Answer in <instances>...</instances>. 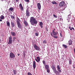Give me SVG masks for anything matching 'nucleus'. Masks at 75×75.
<instances>
[{
	"mask_svg": "<svg viewBox=\"0 0 75 75\" xmlns=\"http://www.w3.org/2000/svg\"><path fill=\"white\" fill-rule=\"evenodd\" d=\"M36 62H35V61H34L33 62V67L34 69H35V67H36Z\"/></svg>",
	"mask_w": 75,
	"mask_h": 75,
	"instance_id": "obj_11",
	"label": "nucleus"
},
{
	"mask_svg": "<svg viewBox=\"0 0 75 75\" xmlns=\"http://www.w3.org/2000/svg\"><path fill=\"white\" fill-rule=\"evenodd\" d=\"M71 18V16H69V17H68V18L67 19V20H68V22H69V20H70V18Z\"/></svg>",
	"mask_w": 75,
	"mask_h": 75,
	"instance_id": "obj_25",
	"label": "nucleus"
},
{
	"mask_svg": "<svg viewBox=\"0 0 75 75\" xmlns=\"http://www.w3.org/2000/svg\"><path fill=\"white\" fill-rule=\"evenodd\" d=\"M0 18L2 20H4V16L3 15H1L0 17Z\"/></svg>",
	"mask_w": 75,
	"mask_h": 75,
	"instance_id": "obj_18",
	"label": "nucleus"
},
{
	"mask_svg": "<svg viewBox=\"0 0 75 75\" xmlns=\"http://www.w3.org/2000/svg\"><path fill=\"white\" fill-rule=\"evenodd\" d=\"M62 45L63 47H64V48H67L68 47V46L64 44L63 45Z\"/></svg>",
	"mask_w": 75,
	"mask_h": 75,
	"instance_id": "obj_22",
	"label": "nucleus"
},
{
	"mask_svg": "<svg viewBox=\"0 0 75 75\" xmlns=\"http://www.w3.org/2000/svg\"><path fill=\"white\" fill-rule=\"evenodd\" d=\"M18 56H20V54H18Z\"/></svg>",
	"mask_w": 75,
	"mask_h": 75,
	"instance_id": "obj_47",
	"label": "nucleus"
},
{
	"mask_svg": "<svg viewBox=\"0 0 75 75\" xmlns=\"http://www.w3.org/2000/svg\"><path fill=\"white\" fill-rule=\"evenodd\" d=\"M37 6L38 8L39 9V10H41V4H40V3H38Z\"/></svg>",
	"mask_w": 75,
	"mask_h": 75,
	"instance_id": "obj_10",
	"label": "nucleus"
},
{
	"mask_svg": "<svg viewBox=\"0 0 75 75\" xmlns=\"http://www.w3.org/2000/svg\"><path fill=\"white\" fill-rule=\"evenodd\" d=\"M15 1H16V2H18V1H19V0H15Z\"/></svg>",
	"mask_w": 75,
	"mask_h": 75,
	"instance_id": "obj_43",
	"label": "nucleus"
},
{
	"mask_svg": "<svg viewBox=\"0 0 75 75\" xmlns=\"http://www.w3.org/2000/svg\"><path fill=\"white\" fill-rule=\"evenodd\" d=\"M9 10H10V11H13V8H10L9 9Z\"/></svg>",
	"mask_w": 75,
	"mask_h": 75,
	"instance_id": "obj_30",
	"label": "nucleus"
},
{
	"mask_svg": "<svg viewBox=\"0 0 75 75\" xmlns=\"http://www.w3.org/2000/svg\"><path fill=\"white\" fill-rule=\"evenodd\" d=\"M53 35L54 36H52V37L54 38H58V32H55V30H52Z\"/></svg>",
	"mask_w": 75,
	"mask_h": 75,
	"instance_id": "obj_3",
	"label": "nucleus"
},
{
	"mask_svg": "<svg viewBox=\"0 0 75 75\" xmlns=\"http://www.w3.org/2000/svg\"><path fill=\"white\" fill-rule=\"evenodd\" d=\"M52 68L54 73L56 74V75H59L60 72H62L61 70L60 69V67H59V65H58L57 66V70H57V69L56 68H55V66H52Z\"/></svg>",
	"mask_w": 75,
	"mask_h": 75,
	"instance_id": "obj_1",
	"label": "nucleus"
},
{
	"mask_svg": "<svg viewBox=\"0 0 75 75\" xmlns=\"http://www.w3.org/2000/svg\"><path fill=\"white\" fill-rule=\"evenodd\" d=\"M60 37H62V35L61 34V33H60Z\"/></svg>",
	"mask_w": 75,
	"mask_h": 75,
	"instance_id": "obj_38",
	"label": "nucleus"
},
{
	"mask_svg": "<svg viewBox=\"0 0 75 75\" xmlns=\"http://www.w3.org/2000/svg\"><path fill=\"white\" fill-rule=\"evenodd\" d=\"M64 4L65 3L64 1H62L59 3V6L60 7H62L64 6Z\"/></svg>",
	"mask_w": 75,
	"mask_h": 75,
	"instance_id": "obj_8",
	"label": "nucleus"
},
{
	"mask_svg": "<svg viewBox=\"0 0 75 75\" xmlns=\"http://www.w3.org/2000/svg\"><path fill=\"white\" fill-rule=\"evenodd\" d=\"M33 47L36 50H37V51H39V50H40V48L37 46L36 44H34L33 45Z\"/></svg>",
	"mask_w": 75,
	"mask_h": 75,
	"instance_id": "obj_5",
	"label": "nucleus"
},
{
	"mask_svg": "<svg viewBox=\"0 0 75 75\" xmlns=\"http://www.w3.org/2000/svg\"><path fill=\"white\" fill-rule=\"evenodd\" d=\"M35 36H38V35H39V32H38L36 33H35Z\"/></svg>",
	"mask_w": 75,
	"mask_h": 75,
	"instance_id": "obj_20",
	"label": "nucleus"
},
{
	"mask_svg": "<svg viewBox=\"0 0 75 75\" xmlns=\"http://www.w3.org/2000/svg\"><path fill=\"white\" fill-rule=\"evenodd\" d=\"M24 23L26 26H27L28 25V23H27V22L25 20L24 21Z\"/></svg>",
	"mask_w": 75,
	"mask_h": 75,
	"instance_id": "obj_15",
	"label": "nucleus"
},
{
	"mask_svg": "<svg viewBox=\"0 0 75 75\" xmlns=\"http://www.w3.org/2000/svg\"><path fill=\"white\" fill-rule=\"evenodd\" d=\"M53 16L54 17H55V18H57V16L55 15L54 14L53 15Z\"/></svg>",
	"mask_w": 75,
	"mask_h": 75,
	"instance_id": "obj_35",
	"label": "nucleus"
},
{
	"mask_svg": "<svg viewBox=\"0 0 75 75\" xmlns=\"http://www.w3.org/2000/svg\"><path fill=\"white\" fill-rule=\"evenodd\" d=\"M43 44H47V41L46 40H44L43 42Z\"/></svg>",
	"mask_w": 75,
	"mask_h": 75,
	"instance_id": "obj_29",
	"label": "nucleus"
},
{
	"mask_svg": "<svg viewBox=\"0 0 75 75\" xmlns=\"http://www.w3.org/2000/svg\"><path fill=\"white\" fill-rule=\"evenodd\" d=\"M40 25H43V23L42 22H41L40 23V24H39Z\"/></svg>",
	"mask_w": 75,
	"mask_h": 75,
	"instance_id": "obj_31",
	"label": "nucleus"
},
{
	"mask_svg": "<svg viewBox=\"0 0 75 75\" xmlns=\"http://www.w3.org/2000/svg\"><path fill=\"white\" fill-rule=\"evenodd\" d=\"M26 15L28 17H29V16H30V13H29V10H26Z\"/></svg>",
	"mask_w": 75,
	"mask_h": 75,
	"instance_id": "obj_9",
	"label": "nucleus"
},
{
	"mask_svg": "<svg viewBox=\"0 0 75 75\" xmlns=\"http://www.w3.org/2000/svg\"><path fill=\"white\" fill-rule=\"evenodd\" d=\"M52 3L53 4H58V3H57L56 2H55V1H52Z\"/></svg>",
	"mask_w": 75,
	"mask_h": 75,
	"instance_id": "obj_24",
	"label": "nucleus"
},
{
	"mask_svg": "<svg viewBox=\"0 0 75 75\" xmlns=\"http://www.w3.org/2000/svg\"><path fill=\"white\" fill-rule=\"evenodd\" d=\"M42 62H43V64L44 65H45V62L44 61H43Z\"/></svg>",
	"mask_w": 75,
	"mask_h": 75,
	"instance_id": "obj_36",
	"label": "nucleus"
},
{
	"mask_svg": "<svg viewBox=\"0 0 75 75\" xmlns=\"http://www.w3.org/2000/svg\"><path fill=\"white\" fill-rule=\"evenodd\" d=\"M17 24L18 27L19 28H21V24H20V22L18 21H17Z\"/></svg>",
	"mask_w": 75,
	"mask_h": 75,
	"instance_id": "obj_7",
	"label": "nucleus"
},
{
	"mask_svg": "<svg viewBox=\"0 0 75 75\" xmlns=\"http://www.w3.org/2000/svg\"><path fill=\"white\" fill-rule=\"evenodd\" d=\"M55 30V29H54V31Z\"/></svg>",
	"mask_w": 75,
	"mask_h": 75,
	"instance_id": "obj_49",
	"label": "nucleus"
},
{
	"mask_svg": "<svg viewBox=\"0 0 75 75\" xmlns=\"http://www.w3.org/2000/svg\"><path fill=\"white\" fill-rule=\"evenodd\" d=\"M19 6L22 10H24V8H23V6H22L21 3L19 4Z\"/></svg>",
	"mask_w": 75,
	"mask_h": 75,
	"instance_id": "obj_12",
	"label": "nucleus"
},
{
	"mask_svg": "<svg viewBox=\"0 0 75 75\" xmlns=\"http://www.w3.org/2000/svg\"><path fill=\"white\" fill-rule=\"evenodd\" d=\"M75 67H73V68H75Z\"/></svg>",
	"mask_w": 75,
	"mask_h": 75,
	"instance_id": "obj_48",
	"label": "nucleus"
},
{
	"mask_svg": "<svg viewBox=\"0 0 75 75\" xmlns=\"http://www.w3.org/2000/svg\"><path fill=\"white\" fill-rule=\"evenodd\" d=\"M47 69V72H48V73L50 72V69Z\"/></svg>",
	"mask_w": 75,
	"mask_h": 75,
	"instance_id": "obj_33",
	"label": "nucleus"
},
{
	"mask_svg": "<svg viewBox=\"0 0 75 75\" xmlns=\"http://www.w3.org/2000/svg\"><path fill=\"white\" fill-rule=\"evenodd\" d=\"M45 29H46V31H48V29L47 27H46Z\"/></svg>",
	"mask_w": 75,
	"mask_h": 75,
	"instance_id": "obj_39",
	"label": "nucleus"
},
{
	"mask_svg": "<svg viewBox=\"0 0 75 75\" xmlns=\"http://www.w3.org/2000/svg\"><path fill=\"white\" fill-rule=\"evenodd\" d=\"M17 21H20V19L18 18V20Z\"/></svg>",
	"mask_w": 75,
	"mask_h": 75,
	"instance_id": "obj_41",
	"label": "nucleus"
},
{
	"mask_svg": "<svg viewBox=\"0 0 75 75\" xmlns=\"http://www.w3.org/2000/svg\"><path fill=\"white\" fill-rule=\"evenodd\" d=\"M40 25V27H41V28H42L43 26H42V25Z\"/></svg>",
	"mask_w": 75,
	"mask_h": 75,
	"instance_id": "obj_42",
	"label": "nucleus"
},
{
	"mask_svg": "<svg viewBox=\"0 0 75 75\" xmlns=\"http://www.w3.org/2000/svg\"><path fill=\"white\" fill-rule=\"evenodd\" d=\"M13 43V40H12V38L11 36L9 37V41L8 42V44H11Z\"/></svg>",
	"mask_w": 75,
	"mask_h": 75,
	"instance_id": "obj_4",
	"label": "nucleus"
},
{
	"mask_svg": "<svg viewBox=\"0 0 75 75\" xmlns=\"http://www.w3.org/2000/svg\"><path fill=\"white\" fill-rule=\"evenodd\" d=\"M10 57L11 58H15V55L13 53L11 52L10 54Z\"/></svg>",
	"mask_w": 75,
	"mask_h": 75,
	"instance_id": "obj_6",
	"label": "nucleus"
},
{
	"mask_svg": "<svg viewBox=\"0 0 75 75\" xmlns=\"http://www.w3.org/2000/svg\"><path fill=\"white\" fill-rule=\"evenodd\" d=\"M18 41H19V40H18Z\"/></svg>",
	"mask_w": 75,
	"mask_h": 75,
	"instance_id": "obj_51",
	"label": "nucleus"
},
{
	"mask_svg": "<svg viewBox=\"0 0 75 75\" xmlns=\"http://www.w3.org/2000/svg\"><path fill=\"white\" fill-rule=\"evenodd\" d=\"M11 17L12 19H14L15 17L14 16H12V15L11 16Z\"/></svg>",
	"mask_w": 75,
	"mask_h": 75,
	"instance_id": "obj_28",
	"label": "nucleus"
},
{
	"mask_svg": "<svg viewBox=\"0 0 75 75\" xmlns=\"http://www.w3.org/2000/svg\"><path fill=\"white\" fill-rule=\"evenodd\" d=\"M45 67L46 69H50V67H49V65H45Z\"/></svg>",
	"mask_w": 75,
	"mask_h": 75,
	"instance_id": "obj_17",
	"label": "nucleus"
},
{
	"mask_svg": "<svg viewBox=\"0 0 75 75\" xmlns=\"http://www.w3.org/2000/svg\"><path fill=\"white\" fill-rule=\"evenodd\" d=\"M11 35H12V36H15V35H16V33H15V32H11Z\"/></svg>",
	"mask_w": 75,
	"mask_h": 75,
	"instance_id": "obj_16",
	"label": "nucleus"
},
{
	"mask_svg": "<svg viewBox=\"0 0 75 75\" xmlns=\"http://www.w3.org/2000/svg\"><path fill=\"white\" fill-rule=\"evenodd\" d=\"M30 22L31 23V25H33L34 24L37 25L38 22L36 20L35 18H34L33 17H31L30 19Z\"/></svg>",
	"mask_w": 75,
	"mask_h": 75,
	"instance_id": "obj_2",
	"label": "nucleus"
},
{
	"mask_svg": "<svg viewBox=\"0 0 75 75\" xmlns=\"http://www.w3.org/2000/svg\"><path fill=\"white\" fill-rule=\"evenodd\" d=\"M25 2H27V3H28L29 2V0H24Z\"/></svg>",
	"mask_w": 75,
	"mask_h": 75,
	"instance_id": "obj_34",
	"label": "nucleus"
},
{
	"mask_svg": "<svg viewBox=\"0 0 75 75\" xmlns=\"http://www.w3.org/2000/svg\"><path fill=\"white\" fill-rule=\"evenodd\" d=\"M69 16H71V14H69L68 16V17H69Z\"/></svg>",
	"mask_w": 75,
	"mask_h": 75,
	"instance_id": "obj_44",
	"label": "nucleus"
},
{
	"mask_svg": "<svg viewBox=\"0 0 75 75\" xmlns=\"http://www.w3.org/2000/svg\"><path fill=\"white\" fill-rule=\"evenodd\" d=\"M69 45H71L72 44V40H70L69 41Z\"/></svg>",
	"mask_w": 75,
	"mask_h": 75,
	"instance_id": "obj_19",
	"label": "nucleus"
},
{
	"mask_svg": "<svg viewBox=\"0 0 75 75\" xmlns=\"http://www.w3.org/2000/svg\"><path fill=\"white\" fill-rule=\"evenodd\" d=\"M37 59L39 60V61H40V57H37Z\"/></svg>",
	"mask_w": 75,
	"mask_h": 75,
	"instance_id": "obj_27",
	"label": "nucleus"
},
{
	"mask_svg": "<svg viewBox=\"0 0 75 75\" xmlns=\"http://www.w3.org/2000/svg\"><path fill=\"white\" fill-rule=\"evenodd\" d=\"M2 20L1 19H0V21H1H1H2Z\"/></svg>",
	"mask_w": 75,
	"mask_h": 75,
	"instance_id": "obj_46",
	"label": "nucleus"
},
{
	"mask_svg": "<svg viewBox=\"0 0 75 75\" xmlns=\"http://www.w3.org/2000/svg\"><path fill=\"white\" fill-rule=\"evenodd\" d=\"M69 64L71 65L72 64V60L71 59H69Z\"/></svg>",
	"mask_w": 75,
	"mask_h": 75,
	"instance_id": "obj_23",
	"label": "nucleus"
},
{
	"mask_svg": "<svg viewBox=\"0 0 75 75\" xmlns=\"http://www.w3.org/2000/svg\"><path fill=\"white\" fill-rule=\"evenodd\" d=\"M35 60L37 61V62H40V61H39L37 59H35Z\"/></svg>",
	"mask_w": 75,
	"mask_h": 75,
	"instance_id": "obj_37",
	"label": "nucleus"
},
{
	"mask_svg": "<svg viewBox=\"0 0 75 75\" xmlns=\"http://www.w3.org/2000/svg\"><path fill=\"white\" fill-rule=\"evenodd\" d=\"M13 72L14 75H16L17 74V71L16 70H13Z\"/></svg>",
	"mask_w": 75,
	"mask_h": 75,
	"instance_id": "obj_21",
	"label": "nucleus"
},
{
	"mask_svg": "<svg viewBox=\"0 0 75 75\" xmlns=\"http://www.w3.org/2000/svg\"><path fill=\"white\" fill-rule=\"evenodd\" d=\"M69 28L70 30H72V29L73 30H74V28L73 27L71 28V27L70 26H69Z\"/></svg>",
	"mask_w": 75,
	"mask_h": 75,
	"instance_id": "obj_26",
	"label": "nucleus"
},
{
	"mask_svg": "<svg viewBox=\"0 0 75 75\" xmlns=\"http://www.w3.org/2000/svg\"><path fill=\"white\" fill-rule=\"evenodd\" d=\"M15 38H13V42H14L15 41Z\"/></svg>",
	"mask_w": 75,
	"mask_h": 75,
	"instance_id": "obj_40",
	"label": "nucleus"
},
{
	"mask_svg": "<svg viewBox=\"0 0 75 75\" xmlns=\"http://www.w3.org/2000/svg\"><path fill=\"white\" fill-rule=\"evenodd\" d=\"M17 45H18V44H17Z\"/></svg>",
	"mask_w": 75,
	"mask_h": 75,
	"instance_id": "obj_52",
	"label": "nucleus"
},
{
	"mask_svg": "<svg viewBox=\"0 0 75 75\" xmlns=\"http://www.w3.org/2000/svg\"><path fill=\"white\" fill-rule=\"evenodd\" d=\"M6 25L7 27H10V24L9 21H6Z\"/></svg>",
	"mask_w": 75,
	"mask_h": 75,
	"instance_id": "obj_13",
	"label": "nucleus"
},
{
	"mask_svg": "<svg viewBox=\"0 0 75 75\" xmlns=\"http://www.w3.org/2000/svg\"><path fill=\"white\" fill-rule=\"evenodd\" d=\"M11 25H12V27H14L15 26V25L14 24V22H11Z\"/></svg>",
	"mask_w": 75,
	"mask_h": 75,
	"instance_id": "obj_14",
	"label": "nucleus"
},
{
	"mask_svg": "<svg viewBox=\"0 0 75 75\" xmlns=\"http://www.w3.org/2000/svg\"><path fill=\"white\" fill-rule=\"evenodd\" d=\"M63 10H65V8H64V9Z\"/></svg>",
	"mask_w": 75,
	"mask_h": 75,
	"instance_id": "obj_50",
	"label": "nucleus"
},
{
	"mask_svg": "<svg viewBox=\"0 0 75 75\" xmlns=\"http://www.w3.org/2000/svg\"><path fill=\"white\" fill-rule=\"evenodd\" d=\"M50 34L51 35H52V36H54L53 35H52V33H50Z\"/></svg>",
	"mask_w": 75,
	"mask_h": 75,
	"instance_id": "obj_45",
	"label": "nucleus"
},
{
	"mask_svg": "<svg viewBox=\"0 0 75 75\" xmlns=\"http://www.w3.org/2000/svg\"><path fill=\"white\" fill-rule=\"evenodd\" d=\"M23 55H24V57H25V52H23Z\"/></svg>",
	"mask_w": 75,
	"mask_h": 75,
	"instance_id": "obj_32",
	"label": "nucleus"
}]
</instances>
